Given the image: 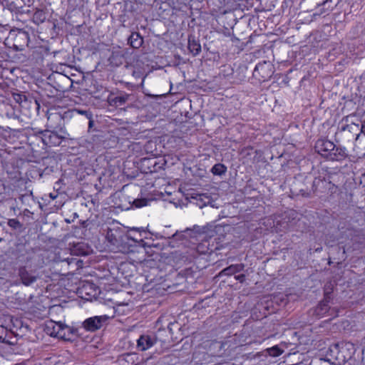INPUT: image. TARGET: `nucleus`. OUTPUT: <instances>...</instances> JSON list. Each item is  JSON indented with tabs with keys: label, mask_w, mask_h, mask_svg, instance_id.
<instances>
[{
	"label": "nucleus",
	"mask_w": 365,
	"mask_h": 365,
	"mask_svg": "<svg viewBox=\"0 0 365 365\" xmlns=\"http://www.w3.org/2000/svg\"><path fill=\"white\" fill-rule=\"evenodd\" d=\"M106 238L113 250L123 253L135 252L136 244L140 245L143 239H138L135 235H131L125 232L120 227H113L108 229Z\"/></svg>",
	"instance_id": "obj_1"
},
{
	"label": "nucleus",
	"mask_w": 365,
	"mask_h": 365,
	"mask_svg": "<svg viewBox=\"0 0 365 365\" xmlns=\"http://www.w3.org/2000/svg\"><path fill=\"white\" fill-rule=\"evenodd\" d=\"M317 152L323 158L331 161H342L348 157L345 147L336 146V145L324 138L319 139L314 146Z\"/></svg>",
	"instance_id": "obj_2"
},
{
	"label": "nucleus",
	"mask_w": 365,
	"mask_h": 365,
	"mask_svg": "<svg viewBox=\"0 0 365 365\" xmlns=\"http://www.w3.org/2000/svg\"><path fill=\"white\" fill-rule=\"evenodd\" d=\"M359 126L355 123L347 124L344 123L342 120L341 125L338 127L335 133V140L337 143H342L346 144L354 140H356L359 135Z\"/></svg>",
	"instance_id": "obj_3"
},
{
	"label": "nucleus",
	"mask_w": 365,
	"mask_h": 365,
	"mask_svg": "<svg viewBox=\"0 0 365 365\" xmlns=\"http://www.w3.org/2000/svg\"><path fill=\"white\" fill-rule=\"evenodd\" d=\"M68 113L65 112L63 114L56 111H48L47 116L46 126L48 130H56L62 133H67L65 129V117Z\"/></svg>",
	"instance_id": "obj_4"
},
{
	"label": "nucleus",
	"mask_w": 365,
	"mask_h": 365,
	"mask_svg": "<svg viewBox=\"0 0 365 365\" xmlns=\"http://www.w3.org/2000/svg\"><path fill=\"white\" fill-rule=\"evenodd\" d=\"M68 134L67 133H62L61 132L52 130H46L43 134V146H58L59 145L62 140L67 138Z\"/></svg>",
	"instance_id": "obj_5"
},
{
	"label": "nucleus",
	"mask_w": 365,
	"mask_h": 365,
	"mask_svg": "<svg viewBox=\"0 0 365 365\" xmlns=\"http://www.w3.org/2000/svg\"><path fill=\"white\" fill-rule=\"evenodd\" d=\"M46 331L52 336L65 338L71 332V328L61 322L51 321L46 324Z\"/></svg>",
	"instance_id": "obj_6"
},
{
	"label": "nucleus",
	"mask_w": 365,
	"mask_h": 365,
	"mask_svg": "<svg viewBox=\"0 0 365 365\" xmlns=\"http://www.w3.org/2000/svg\"><path fill=\"white\" fill-rule=\"evenodd\" d=\"M108 318L107 315L89 317L83 322V326L88 331H95L101 329Z\"/></svg>",
	"instance_id": "obj_7"
},
{
	"label": "nucleus",
	"mask_w": 365,
	"mask_h": 365,
	"mask_svg": "<svg viewBox=\"0 0 365 365\" xmlns=\"http://www.w3.org/2000/svg\"><path fill=\"white\" fill-rule=\"evenodd\" d=\"M156 341L157 339L154 336L143 334L137 340V348L138 350L144 351L151 348Z\"/></svg>",
	"instance_id": "obj_8"
},
{
	"label": "nucleus",
	"mask_w": 365,
	"mask_h": 365,
	"mask_svg": "<svg viewBox=\"0 0 365 365\" xmlns=\"http://www.w3.org/2000/svg\"><path fill=\"white\" fill-rule=\"evenodd\" d=\"M19 275L22 283L26 286H29L35 282L38 279L36 272H29L25 267H20Z\"/></svg>",
	"instance_id": "obj_9"
},
{
	"label": "nucleus",
	"mask_w": 365,
	"mask_h": 365,
	"mask_svg": "<svg viewBox=\"0 0 365 365\" xmlns=\"http://www.w3.org/2000/svg\"><path fill=\"white\" fill-rule=\"evenodd\" d=\"M130 95L127 93H120V95L114 97L108 98V103L113 106H121L124 105L129 99Z\"/></svg>",
	"instance_id": "obj_10"
},
{
	"label": "nucleus",
	"mask_w": 365,
	"mask_h": 365,
	"mask_svg": "<svg viewBox=\"0 0 365 365\" xmlns=\"http://www.w3.org/2000/svg\"><path fill=\"white\" fill-rule=\"evenodd\" d=\"M329 310V306L327 300L320 302L314 309V314L321 318L324 317Z\"/></svg>",
	"instance_id": "obj_11"
},
{
	"label": "nucleus",
	"mask_w": 365,
	"mask_h": 365,
	"mask_svg": "<svg viewBox=\"0 0 365 365\" xmlns=\"http://www.w3.org/2000/svg\"><path fill=\"white\" fill-rule=\"evenodd\" d=\"M128 43L134 48H140L143 43V38L138 32H133L128 38Z\"/></svg>",
	"instance_id": "obj_12"
},
{
	"label": "nucleus",
	"mask_w": 365,
	"mask_h": 365,
	"mask_svg": "<svg viewBox=\"0 0 365 365\" xmlns=\"http://www.w3.org/2000/svg\"><path fill=\"white\" fill-rule=\"evenodd\" d=\"M244 268L245 266L243 264H232L222 269V272H220V274L225 276H230L242 271Z\"/></svg>",
	"instance_id": "obj_13"
},
{
	"label": "nucleus",
	"mask_w": 365,
	"mask_h": 365,
	"mask_svg": "<svg viewBox=\"0 0 365 365\" xmlns=\"http://www.w3.org/2000/svg\"><path fill=\"white\" fill-rule=\"evenodd\" d=\"M188 49L193 56L198 55L201 51V45L199 41L196 40L194 37H189Z\"/></svg>",
	"instance_id": "obj_14"
},
{
	"label": "nucleus",
	"mask_w": 365,
	"mask_h": 365,
	"mask_svg": "<svg viewBox=\"0 0 365 365\" xmlns=\"http://www.w3.org/2000/svg\"><path fill=\"white\" fill-rule=\"evenodd\" d=\"M44 131H39L38 133H34L33 135H30L29 138V140L30 142V144H34V145L40 146L41 144L43 145V134Z\"/></svg>",
	"instance_id": "obj_15"
},
{
	"label": "nucleus",
	"mask_w": 365,
	"mask_h": 365,
	"mask_svg": "<svg viewBox=\"0 0 365 365\" xmlns=\"http://www.w3.org/2000/svg\"><path fill=\"white\" fill-rule=\"evenodd\" d=\"M227 171V167L222 164L217 163L215 164L211 169V172L215 175H224Z\"/></svg>",
	"instance_id": "obj_16"
},
{
	"label": "nucleus",
	"mask_w": 365,
	"mask_h": 365,
	"mask_svg": "<svg viewBox=\"0 0 365 365\" xmlns=\"http://www.w3.org/2000/svg\"><path fill=\"white\" fill-rule=\"evenodd\" d=\"M73 114H80L86 116V118H93V114L89 110L73 109L68 112Z\"/></svg>",
	"instance_id": "obj_17"
},
{
	"label": "nucleus",
	"mask_w": 365,
	"mask_h": 365,
	"mask_svg": "<svg viewBox=\"0 0 365 365\" xmlns=\"http://www.w3.org/2000/svg\"><path fill=\"white\" fill-rule=\"evenodd\" d=\"M267 351L269 356L273 357L279 356L282 354V350H281L277 346L267 349Z\"/></svg>",
	"instance_id": "obj_18"
},
{
	"label": "nucleus",
	"mask_w": 365,
	"mask_h": 365,
	"mask_svg": "<svg viewBox=\"0 0 365 365\" xmlns=\"http://www.w3.org/2000/svg\"><path fill=\"white\" fill-rule=\"evenodd\" d=\"M147 200L146 199H135L133 200V205L135 207H142L147 205Z\"/></svg>",
	"instance_id": "obj_19"
},
{
	"label": "nucleus",
	"mask_w": 365,
	"mask_h": 365,
	"mask_svg": "<svg viewBox=\"0 0 365 365\" xmlns=\"http://www.w3.org/2000/svg\"><path fill=\"white\" fill-rule=\"evenodd\" d=\"M12 96L16 103H21L23 101H26V96L23 94L14 93Z\"/></svg>",
	"instance_id": "obj_20"
},
{
	"label": "nucleus",
	"mask_w": 365,
	"mask_h": 365,
	"mask_svg": "<svg viewBox=\"0 0 365 365\" xmlns=\"http://www.w3.org/2000/svg\"><path fill=\"white\" fill-rule=\"evenodd\" d=\"M43 16V13L42 11H36L35 14H34V19H35V21H38L39 20L41 22H43V19H41V16Z\"/></svg>",
	"instance_id": "obj_21"
},
{
	"label": "nucleus",
	"mask_w": 365,
	"mask_h": 365,
	"mask_svg": "<svg viewBox=\"0 0 365 365\" xmlns=\"http://www.w3.org/2000/svg\"><path fill=\"white\" fill-rule=\"evenodd\" d=\"M235 279L239 281L240 282L242 283L245 279V275L242 274H239V275H236L235 277Z\"/></svg>",
	"instance_id": "obj_22"
},
{
	"label": "nucleus",
	"mask_w": 365,
	"mask_h": 365,
	"mask_svg": "<svg viewBox=\"0 0 365 365\" xmlns=\"http://www.w3.org/2000/svg\"><path fill=\"white\" fill-rule=\"evenodd\" d=\"M19 222L16 219H12L9 221V225L11 227H16V225H19Z\"/></svg>",
	"instance_id": "obj_23"
},
{
	"label": "nucleus",
	"mask_w": 365,
	"mask_h": 365,
	"mask_svg": "<svg viewBox=\"0 0 365 365\" xmlns=\"http://www.w3.org/2000/svg\"><path fill=\"white\" fill-rule=\"evenodd\" d=\"M266 65V63L264 62V63L261 64V63H258L256 66H255V72H257L259 70H262L263 68V67Z\"/></svg>",
	"instance_id": "obj_24"
},
{
	"label": "nucleus",
	"mask_w": 365,
	"mask_h": 365,
	"mask_svg": "<svg viewBox=\"0 0 365 365\" xmlns=\"http://www.w3.org/2000/svg\"><path fill=\"white\" fill-rule=\"evenodd\" d=\"M202 246L203 245H199L197 247V250L199 252H201V253H205L207 251L206 250H202Z\"/></svg>",
	"instance_id": "obj_25"
},
{
	"label": "nucleus",
	"mask_w": 365,
	"mask_h": 365,
	"mask_svg": "<svg viewBox=\"0 0 365 365\" xmlns=\"http://www.w3.org/2000/svg\"><path fill=\"white\" fill-rule=\"evenodd\" d=\"M359 133H361L365 135V122L361 125V128H359Z\"/></svg>",
	"instance_id": "obj_26"
},
{
	"label": "nucleus",
	"mask_w": 365,
	"mask_h": 365,
	"mask_svg": "<svg viewBox=\"0 0 365 365\" xmlns=\"http://www.w3.org/2000/svg\"><path fill=\"white\" fill-rule=\"evenodd\" d=\"M49 197L52 199V200H54L57 197V194L56 193H50L49 194Z\"/></svg>",
	"instance_id": "obj_27"
},
{
	"label": "nucleus",
	"mask_w": 365,
	"mask_h": 365,
	"mask_svg": "<svg viewBox=\"0 0 365 365\" xmlns=\"http://www.w3.org/2000/svg\"><path fill=\"white\" fill-rule=\"evenodd\" d=\"M332 1L333 0H325L323 2V5H327V4H329V3H332Z\"/></svg>",
	"instance_id": "obj_28"
},
{
	"label": "nucleus",
	"mask_w": 365,
	"mask_h": 365,
	"mask_svg": "<svg viewBox=\"0 0 365 365\" xmlns=\"http://www.w3.org/2000/svg\"><path fill=\"white\" fill-rule=\"evenodd\" d=\"M87 119L89 120V122H88L89 127H91L93 123V119L92 118H87Z\"/></svg>",
	"instance_id": "obj_29"
},
{
	"label": "nucleus",
	"mask_w": 365,
	"mask_h": 365,
	"mask_svg": "<svg viewBox=\"0 0 365 365\" xmlns=\"http://www.w3.org/2000/svg\"><path fill=\"white\" fill-rule=\"evenodd\" d=\"M343 254L344 255L346 253V252H348L349 251V248L346 247H343Z\"/></svg>",
	"instance_id": "obj_30"
},
{
	"label": "nucleus",
	"mask_w": 365,
	"mask_h": 365,
	"mask_svg": "<svg viewBox=\"0 0 365 365\" xmlns=\"http://www.w3.org/2000/svg\"><path fill=\"white\" fill-rule=\"evenodd\" d=\"M74 260H76V259H74L73 257L71 259L68 258V264H71Z\"/></svg>",
	"instance_id": "obj_31"
},
{
	"label": "nucleus",
	"mask_w": 365,
	"mask_h": 365,
	"mask_svg": "<svg viewBox=\"0 0 365 365\" xmlns=\"http://www.w3.org/2000/svg\"><path fill=\"white\" fill-rule=\"evenodd\" d=\"M178 235V232L176 231L173 235H172L173 237H175Z\"/></svg>",
	"instance_id": "obj_32"
},
{
	"label": "nucleus",
	"mask_w": 365,
	"mask_h": 365,
	"mask_svg": "<svg viewBox=\"0 0 365 365\" xmlns=\"http://www.w3.org/2000/svg\"><path fill=\"white\" fill-rule=\"evenodd\" d=\"M133 232H136V233L138 232L137 229H133Z\"/></svg>",
	"instance_id": "obj_33"
},
{
	"label": "nucleus",
	"mask_w": 365,
	"mask_h": 365,
	"mask_svg": "<svg viewBox=\"0 0 365 365\" xmlns=\"http://www.w3.org/2000/svg\"><path fill=\"white\" fill-rule=\"evenodd\" d=\"M3 241V238L0 237V242Z\"/></svg>",
	"instance_id": "obj_34"
}]
</instances>
